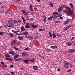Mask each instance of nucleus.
<instances>
[{"mask_svg":"<svg viewBox=\"0 0 75 75\" xmlns=\"http://www.w3.org/2000/svg\"><path fill=\"white\" fill-rule=\"evenodd\" d=\"M64 66L66 68L68 69L69 68H70V66H71V64L70 63L68 62H64Z\"/></svg>","mask_w":75,"mask_h":75,"instance_id":"nucleus-1","label":"nucleus"},{"mask_svg":"<svg viewBox=\"0 0 75 75\" xmlns=\"http://www.w3.org/2000/svg\"><path fill=\"white\" fill-rule=\"evenodd\" d=\"M73 12H74V10H69L67 13L68 16V15H72L73 14Z\"/></svg>","mask_w":75,"mask_h":75,"instance_id":"nucleus-2","label":"nucleus"},{"mask_svg":"<svg viewBox=\"0 0 75 75\" xmlns=\"http://www.w3.org/2000/svg\"><path fill=\"white\" fill-rule=\"evenodd\" d=\"M22 13L23 14H24V16H25L26 17L27 16V15H28V12L27 11L26 12H25V10H23L22 11Z\"/></svg>","mask_w":75,"mask_h":75,"instance_id":"nucleus-3","label":"nucleus"},{"mask_svg":"<svg viewBox=\"0 0 75 75\" xmlns=\"http://www.w3.org/2000/svg\"><path fill=\"white\" fill-rule=\"evenodd\" d=\"M75 51V50L74 49H69V52H70V53H73V52H74Z\"/></svg>","mask_w":75,"mask_h":75,"instance_id":"nucleus-4","label":"nucleus"},{"mask_svg":"<svg viewBox=\"0 0 75 75\" xmlns=\"http://www.w3.org/2000/svg\"><path fill=\"white\" fill-rule=\"evenodd\" d=\"M69 22V21L68 20H67L66 21L64 22V25H67V24H68Z\"/></svg>","mask_w":75,"mask_h":75,"instance_id":"nucleus-5","label":"nucleus"},{"mask_svg":"<svg viewBox=\"0 0 75 75\" xmlns=\"http://www.w3.org/2000/svg\"><path fill=\"white\" fill-rule=\"evenodd\" d=\"M16 41L15 40H14L11 42V45H13L14 44H16Z\"/></svg>","mask_w":75,"mask_h":75,"instance_id":"nucleus-6","label":"nucleus"},{"mask_svg":"<svg viewBox=\"0 0 75 75\" xmlns=\"http://www.w3.org/2000/svg\"><path fill=\"white\" fill-rule=\"evenodd\" d=\"M50 48H52V49H55L57 48V46L56 45L51 46Z\"/></svg>","mask_w":75,"mask_h":75,"instance_id":"nucleus-7","label":"nucleus"},{"mask_svg":"<svg viewBox=\"0 0 75 75\" xmlns=\"http://www.w3.org/2000/svg\"><path fill=\"white\" fill-rule=\"evenodd\" d=\"M5 57H8V58H10V56L9 54L8 53L5 54Z\"/></svg>","mask_w":75,"mask_h":75,"instance_id":"nucleus-8","label":"nucleus"},{"mask_svg":"<svg viewBox=\"0 0 75 75\" xmlns=\"http://www.w3.org/2000/svg\"><path fill=\"white\" fill-rule=\"evenodd\" d=\"M22 58H19L18 59H15V61H21V59Z\"/></svg>","mask_w":75,"mask_h":75,"instance_id":"nucleus-9","label":"nucleus"},{"mask_svg":"<svg viewBox=\"0 0 75 75\" xmlns=\"http://www.w3.org/2000/svg\"><path fill=\"white\" fill-rule=\"evenodd\" d=\"M53 17V16H50V17L49 18H48V20H49V21H51V20H52V18H53V17Z\"/></svg>","mask_w":75,"mask_h":75,"instance_id":"nucleus-10","label":"nucleus"},{"mask_svg":"<svg viewBox=\"0 0 75 75\" xmlns=\"http://www.w3.org/2000/svg\"><path fill=\"white\" fill-rule=\"evenodd\" d=\"M43 18H44V23L46 22V20H47V17H46V16H45V15H44L43 16Z\"/></svg>","mask_w":75,"mask_h":75,"instance_id":"nucleus-11","label":"nucleus"},{"mask_svg":"<svg viewBox=\"0 0 75 75\" xmlns=\"http://www.w3.org/2000/svg\"><path fill=\"white\" fill-rule=\"evenodd\" d=\"M27 55V54H26V52H23L22 53V56H23V57H25V56H26Z\"/></svg>","mask_w":75,"mask_h":75,"instance_id":"nucleus-12","label":"nucleus"},{"mask_svg":"<svg viewBox=\"0 0 75 75\" xmlns=\"http://www.w3.org/2000/svg\"><path fill=\"white\" fill-rule=\"evenodd\" d=\"M25 30V28L23 26H22L21 27V31H24Z\"/></svg>","mask_w":75,"mask_h":75,"instance_id":"nucleus-13","label":"nucleus"},{"mask_svg":"<svg viewBox=\"0 0 75 75\" xmlns=\"http://www.w3.org/2000/svg\"><path fill=\"white\" fill-rule=\"evenodd\" d=\"M62 7H60L59 8V9H58V11L59 12V13L61 11H62Z\"/></svg>","mask_w":75,"mask_h":75,"instance_id":"nucleus-14","label":"nucleus"},{"mask_svg":"<svg viewBox=\"0 0 75 75\" xmlns=\"http://www.w3.org/2000/svg\"><path fill=\"white\" fill-rule=\"evenodd\" d=\"M30 11H33V7H32V5H30Z\"/></svg>","mask_w":75,"mask_h":75,"instance_id":"nucleus-15","label":"nucleus"},{"mask_svg":"<svg viewBox=\"0 0 75 75\" xmlns=\"http://www.w3.org/2000/svg\"><path fill=\"white\" fill-rule=\"evenodd\" d=\"M18 58V54H17L14 57V59H16V58Z\"/></svg>","mask_w":75,"mask_h":75,"instance_id":"nucleus-16","label":"nucleus"},{"mask_svg":"<svg viewBox=\"0 0 75 75\" xmlns=\"http://www.w3.org/2000/svg\"><path fill=\"white\" fill-rule=\"evenodd\" d=\"M32 28H37V25H32Z\"/></svg>","mask_w":75,"mask_h":75,"instance_id":"nucleus-17","label":"nucleus"},{"mask_svg":"<svg viewBox=\"0 0 75 75\" xmlns=\"http://www.w3.org/2000/svg\"><path fill=\"white\" fill-rule=\"evenodd\" d=\"M29 61L31 62H35V59H30L29 60Z\"/></svg>","mask_w":75,"mask_h":75,"instance_id":"nucleus-18","label":"nucleus"},{"mask_svg":"<svg viewBox=\"0 0 75 75\" xmlns=\"http://www.w3.org/2000/svg\"><path fill=\"white\" fill-rule=\"evenodd\" d=\"M18 38L20 40H23V37L22 36L20 37V36H18Z\"/></svg>","mask_w":75,"mask_h":75,"instance_id":"nucleus-19","label":"nucleus"},{"mask_svg":"<svg viewBox=\"0 0 75 75\" xmlns=\"http://www.w3.org/2000/svg\"><path fill=\"white\" fill-rule=\"evenodd\" d=\"M24 62H25V63H26V64H27L28 63V60H23Z\"/></svg>","mask_w":75,"mask_h":75,"instance_id":"nucleus-20","label":"nucleus"},{"mask_svg":"<svg viewBox=\"0 0 75 75\" xmlns=\"http://www.w3.org/2000/svg\"><path fill=\"white\" fill-rule=\"evenodd\" d=\"M65 8H66V9H67V10H71V8H70L68 6L66 7H65Z\"/></svg>","mask_w":75,"mask_h":75,"instance_id":"nucleus-21","label":"nucleus"},{"mask_svg":"<svg viewBox=\"0 0 75 75\" xmlns=\"http://www.w3.org/2000/svg\"><path fill=\"white\" fill-rule=\"evenodd\" d=\"M49 35L50 37H52V33H51V32H49Z\"/></svg>","mask_w":75,"mask_h":75,"instance_id":"nucleus-22","label":"nucleus"},{"mask_svg":"<svg viewBox=\"0 0 75 75\" xmlns=\"http://www.w3.org/2000/svg\"><path fill=\"white\" fill-rule=\"evenodd\" d=\"M68 46H70V45H72V43H71V42H68Z\"/></svg>","mask_w":75,"mask_h":75,"instance_id":"nucleus-23","label":"nucleus"},{"mask_svg":"<svg viewBox=\"0 0 75 75\" xmlns=\"http://www.w3.org/2000/svg\"><path fill=\"white\" fill-rule=\"evenodd\" d=\"M53 17V19H55V18H57V17H58V16H57L56 15H54V16H52Z\"/></svg>","mask_w":75,"mask_h":75,"instance_id":"nucleus-24","label":"nucleus"},{"mask_svg":"<svg viewBox=\"0 0 75 75\" xmlns=\"http://www.w3.org/2000/svg\"><path fill=\"white\" fill-rule=\"evenodd\" d=\"M53 15H58V13H57V12H54L53 13Z\"/></svg>","mask_w":75,"mask_h":75,"instance_id":"nucleus-25","label":"nucleus"},{"mask_svg":"<svg viewBox=\"0 0 75 75\" xmlns=\"http://www.w3.org/2000/svg\"><path fill=\"white\" fill-rule=\"evenodd\" d=\"M23 35H28V32H24V33H23Z\"/></svg>","mask_w":75,"mask_h":75,"instance_id":"nucleus-26","label":"nucleus"},{"mask_svg":"<svg viewBox=\"0 0 75 75\" xmlns=\"http://www.w3.org/2000/svg\"><path fill=\"white\" fill-rule=\"evenodd\" d=\"M25 27L26 28H30V26L29 25H26L25 26Z\"/></svg>","mask_w":75,"mask_h":75,"instance_id":"nucleus-27","label":"nucleus"},{"mask_svg":"<svg viewBox=\"0 0 75 75\" xmlns=\"http://www.w3.org/2000/svg\"><path fill=\"white\" fill-rule=\"evenodd\" d=\"M70 6L72 8H74V5L72 4V3H71L70 4Z\"/></svg>","mask_w":75,"mask_h":75,"instance_id":"nucleus-28","label":"nucleus"},{"mask_svg":"<svg viewBox=\"0 0 75 75\" xmlns=\"http://www.w3.org/2000/svg\"><path fill=\"white\" fill-rule=\"evenodd\" d=\"M33 69L35 70H36L37 69V67L36 66H34L33 67Z\"/></svg>","mask_w":75,"mask_h":75,"instance_id":"nucleus-29","label":"nucleus"},{"mask_svg":"<svg viewBox=\"0 0 75 75\" xmlns=\"http://www.w3.org/2000/svg\"><path fill=\"white\" fill-rule=\"evenodd\" d=\"M52 36L53 38H55L56 37V35L54 33L52 34Z\"/></svg>","mask_w":75,"mask_h":75,"instance_id":"nucleus-30","label":"nucleus"},{"mask_svg":"<svg viewBox=\"0 0 75 75\" xmlns=\"http://www.w3.org/2000/svg\"><path fill=\"white\" fill-rule=\"evenodd\" d=\"M9 54H11V55H14V54H15V53L11 52L9 53Z\"/></svg>","mask_w":75,"mask_h":75,"instance_id":"nucleus-31","label":"nucleus"},{"mask_svg":"<svg viewBox=\"0 0 75 75\" xmlns=\"http://www.w3.org/2000/svg\"><path fill=\"white\" fill-rule=\"evenodd\" d=\"M9 35L10 36V37H13V35H14L13 34H11V33H9Z\"/></svg>","mask_w":75,"mask_h":75,"instance_id":"nucleus-32","label":"nucleus"},{"mask_svg":"<svg viewBox=\"0 0 75 75\" xmlns=\"http://www.w3.org/2000/svg\"><path fill=\"white\" fill-rule=\"evenodd\" d=\"M58 17H62V15L59 13H58Z\"/></svg>","mask_w":75,"mask_h":75,"instance_id":"nucleus-33","label":"nucleus"},{"mask_svg":"<svg viewBox=\"0 0 75 75\" xmlns=\"http://www.w3.org/2000/svg\"><path fill=\"white\" fill-rule=\"evenodd\" d=\"M72 18L73 19H74L75 18V16L74 15V14L72 15Z\"/></svg>","mask_w":75,"mask_h":75,"instance_id":"nucleus-34","label":"nucleus"},{"mask_svg":"<svg viewBox=\"0 0 75 75\" xmlns=\"http://www.w3.org/2000/svg\"><path fill=\"white\" fill-rule=\"evenodd\" d=\"M22 19L23 20V22L25 23V19L23 17H22Z\"/></svg>","mask_w":75,"mask_h":75,"instance_id":"nucleus-35","label":"nucleus"},{"mask_svg":"<svg viewBox=\"0 0 75 75\" xmlns=\"http://www.w3.org/2000/svg\"><path fill=\"white\" fill-rule=\"evenodd\" d=\"M4 34V33L3 32H0V35H3Z\"/></svg>","mask_w":75,"mask_h":75,"instance_id":"nucleus-36","label":"nucleus"},{"mask_svg":"<svg viewBox=\"0 0 75 75\" xmlns=\"http://www.w3.org/2000/svg\"><path fill=\"white\" fill-rule=\"evenodd\" d=\"M14 49H15V50H19L18 48H16V47H14Z\"/></svg>","mask_w":75,"mask_h":75,"instance_id":"nucleus-37","label":"nucleus"},{"mask_svg":"<svg viewBox=\"0 0 75 75\" xmlns=\"http://www.w3.org/2000/svg\"><path fill=\"white\" fill-rule=\"evenodd\" d=\"M72 27V26H68L66 27L67 28V29H69V28H70V27Z\"/></svg>","mask_w":75,"mask_h":75,"instance_id":"nucleus-38","label":"nucleus"},{"mask_svg":"<svg viewBox=\"0 0 75 75\" xmlns=\"http://www.w3.org/2000/svg\"><path fill=\"white\" fill-rule=\"evenodd\" d=\"M11 23H12V24H14V23H16V22L15 21V20L12 21Z\"/></svg>","mask_w":75,"mask_h":75,"instance_id":"nucleus-39","label":"nucleus"},{"mask_svg":"<svg viewBox=\"0 0 75 75\" xmlns=\"http://www.w3.org/2000/svg\"><path fill=\"white\" fill-rule=\"evenodd\" d=\"M8 27H13V25H8Z\"/></svg>","mask_w":75,"mask_h":75,"instance_id":"nucleus-40","label":"nucleus"},{"mask_svg":"<svg viewBox=\"0 0 75 75\" xmlns=\"http://www.w3.org/2000/svg\"><path fill=\"white\" fill-rule=\"evenodd\" d=\"M1 64H2V65H3V66L4 65V62H1Z\"/></svg>","mask_w":75,"mask_h":75,"instance_id":"nucleus-41","label":"nucleus"},{"mask_svg":"<svg viewBox=\"0 0 75 75\" xmlns=\"http://www.w3.org/2000/svg\"><path fill=\"white\" fill-rule=\"evenodd\" d=\"M9 61H13V59H11V58H9Z\"/></svg>","mask_w":75,"mask_h":75,"instance_id":"nucleus-42","label":"nucleus"},{"mask_svg":"<svg viewBox=\"0 0 75 75\" xmlns=\"http://www.w3.org/2000/svg\"><path fill=\"white\" fill-rule=\"evenodd\" d=\"M47 51H51V50H50V49H48L47 50H46Z\"/></svg>","mask_w":75,"mask_h":75,"instance_id":"nucleus-43","label":"nucleus"},{"mask_svg":"<svg viewBox=\"0 0 75 75\" xmlns=\"http://www.w3.org/2000/svg\"><path fill=\"white\" fill-rule=\"evenodd\" d=\"M8 26V24H6V25H5L4 27H6V28H7Z\"/></svg>","mask_w":75,"mask_h":75,"instance_id":"nucleus-44","label":"nucleus"},{"mask_svg":"<svg viewBox=\"0 0 75 75\" xmlns=\"http://www.w3.org/2000/svg\"><path fill=\"white\" fill-rule=\"evenodd\" d=\"M39 31H43V30L42 29H40L39 30Z\"/></svg>","mask_w":75,"mask_h":75,"instance_id":"nucleus-45","label":"nucleus"},{"mask_svg":"<svg viewBox=\"0 0 75 75\" xmlns=\"http://www.w3.org/2000/svg\"><path fill=\"white\" fill-rule=\"evenodd\" d=\"M13 67H14V66L13 65H11L10 66V68H13Z\"/></svg>","mask_w":75,"mask_h":75,"instance_id":"nucleus-46","label":"nucleus"},{"mask_svg":"<svg viewBox=\"0 0 75 75\" xmlns=\"http://www.w3.org/2000/svg\"><path fill=\"white\" fill-rule=\"evenodd\" d=\"M16 35H23V34L22 33L21 34H18V33H16Z\"/></svg>","mask_w":75,"mask_h":75,"instance_id":"nucleus-47","label":"nucleus"},{"mask_svg":"<svg viewBox=\"0 0 75 75\" xmlns=\"http://www.w3.org/2000/svg\"><path fill=\"white\" fill-rule=\"evenodd\" d=\"M30 40H33V37H32L31 36L30 37Z\"/></svg>","mask_w":75,"mask_h":75,"instance_id":"nucleus-48","label":"nucleus"},{"mask_svg":"<svg viewBox=\"0 0 75 75\" xmlns=\"http://www.w3.org/2000/svg\"><path fill=\"white\" fill-rule=\"evenodd\" d=\"M71 69H69V70L68 71V72H71Z\"/></svg>","mask_w":75,"mask_h":75,"instance_id":"nucleus-49","label":"nucleus"},{"mask_svg":"<svg viewBox=\"0 0 75 75\" xmlns=\"http://www.w3.org/2000/svg\"><path fill=\"white\" fill-rule=\"evenodd\" d=\"M68 29L66 27L64 29V31H66V30H67Z\"/></svg>","mask_w":75,"mask_h":75,"instance_id":"nucleus-50","label":"nucleus"},{"mask_svg":"<svg viewBox=\"0 0 75 75\" xmlns=\"http://www.w3.org/2000/svg\"><path fill=\"white\" fill-rule=\"evenodd\" d=\"M5 59H6V60H9V58H8V57H6L5 58Z\"/></svg>","mask_w":75,"mask_h":75,"instance_id":"nucleus-51","label":"nucleus"},{"mask_svg":"<svg viewBox=\"0 0 75 75\" xmlns=\"http://www.w3.org/2000/svg\"><path fill=\"white\" fill-rule=\"evenodd\" d=\"M18 32H20V30H18L17 31L15 32V33H18Z\"/></svg>","mask_w":75,"mask_h":75,"instance_id":"nucleus-52","label":"nucleus"},{"mask_svg":"<svg viewBox=\"0 0 75 75\" xmlns=\"http://www.w3.org/2000/svg\"><path fill=\"white\" fill-rule=\"evenodd\" d=\"M65 5H62V8L63 9L64 7H65Z\"/></svg>","mask_w":75,"mask_h":75,"instance_id":"nucleus-53","label":"nucleus"},{"mask_svg":"<svg viewBox=\"0 0 75 75\" xmlns=\"http://www.w3.org/2000/svg\"><path fill=\"white\" fill-rule=\"evenodd\" d=\"M55 34V35H57V36H58V35H59L58 33H56Z\"/></svg>","mask_w":75,"mask_h":75,"instance_id":"nucleus-54","label":"nucleus"},{"mask_svg":"<svg viewBox=\"0 0 75 75\" xmlns=\"http://www.w3.org/2000/svg\"><path fill=\"white\" fill-rule=\"evenodd\" d=\"M61 71V69H57V71Z\"/></svg>","mask_w":75,"mask_h":75,"instance_id":"nucleus-55","label":"nucleus"},{"mask_svg":"<svg viewBox=\"0 0 75 75\" xmlns=\"http://www.w3.org/2000/svg\"><path fill=\"white\" fill-rule=\"evenodd\" d=\"M11 73L12 75H14V72H11Z\"/></svg>","mask_w":75,"mask_h":75,"instance_id":"nucleus-56","label":"nucleus"},{"mask_svg":"<svg viewBox=\"0 0 75 75\" xmlns=\"http://www.w3.org/2000/svg\"><path fill=\"white\" fill-rule=\"evenodd\" d=\"M18 21L19 23H21V20L20 21Z\"/></svg>","mask_w":75,"mask_h":75,"instance_id":"nucleus-57","label":"nucleus"},{"mask_svg":"<svg viewBox=\"0 0 75 75\" xmlns=\"http://www.w3.org/2000/svg\"><path fill=\"white\" fill-rule=\"evenodd\" d=\"M12 32H13V33H15V31H14V30H12Z\"/></svg>","mask_w":75,"mask_h":75,"instance_id":"nucleus-58","label":"nucleus"},{"mask_svg":"<svg viewBox=\"0 0 75 75\" xmlns=\"http://www.w3.org/2000/svg\"><path fill=\"white\" fill-rule=\"evenodd\" d=\"M30 25V24L29 23H27L26 24V25Z\"/></svg>","mask_w":75,"mask_h":75,"instance_id":"nucleus-59","label":"nucleus"},{"mask_svg":"<svg viewBox=\"0 0 75 75\" xmlns=\"http://www.w3.org/2000/svg\"><path fill=\"white\" fill-rule=\"evenodd\" d=\"M50 6H51L52 7H53V4H50Z\"/></svg>","mask_w":75,"mask_h":75,"instance_id":"nucleus-60","label":"nucleus"},{"mask_svg":"<svg viewBox=\"0 0 75 75\" xmlns=\"http://www.w3.org/2000/svg\"><path fill=\"white\" fill-rule=\"evenodd\" d=\"M74 39V37H73L72 38H71V39L70 40H72L73 39Z\"/></svg>","mask_w":75,"mask_h":75,"instance_id":"nucleus-61","label":"nucleus"},{"mask_svg":"<svg viewBox=\"0 0 75 75\" xmlns=\"http://www.w3.org/2000/svg\"><path fill=\"white\" fill-rule=\"evenodd\" d=\"M6 13H8V12H9V10H7V11H6Z\"/></svg>","mask_w":75,"mask_h":75,"instance_id":"nucleus-62","label":"nucleus"},{"mask_svg":"<svg viewBox=\"0 0 75 75\" xmlns=\"http://www.w3.org/2000/svg\"><path fill=\"white\" fill-rule=\"evenodd\" d=\"M15 21V23H16L17 24L18 23H17V21Z\"/></svg>","mask_w":75,"mask_h":75,"instance_id":"nucleus-63","label":"nucleus"},{"mask_svg":"<svg viewBox=\"0 0 75 75\" xmlns=\"http://www.w3.org/2000/svg\"><path fill=\"white\" fill-rule=\"evenodd\" d=\"M4 67H7V65H4Z\"/></svg>","mask_w":75,"mask_h":75,"instance_id":"nucleus-64","label":"nucleus"}]
</instances>
